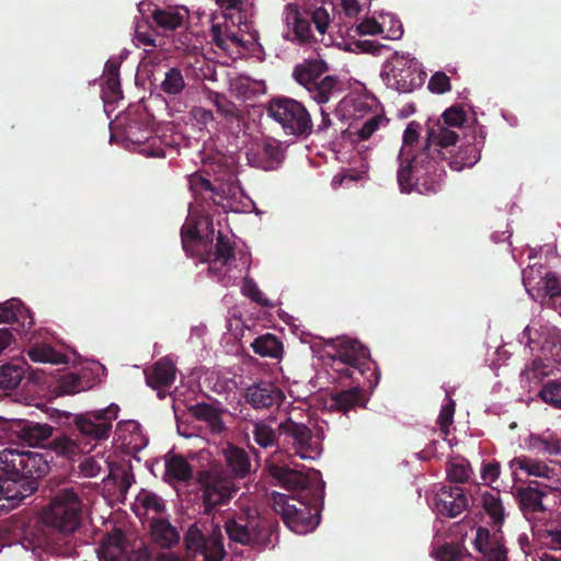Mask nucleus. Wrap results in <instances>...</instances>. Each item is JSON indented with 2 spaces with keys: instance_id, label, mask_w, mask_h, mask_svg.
Instances as JSON below:
<instances>
[{
  "instance_id": "nucleus-9",
  "label": "nucleus",
  "mask_w": 561,
  "mask_h": 561,
  "mask_svg": "<svg viewBox=\"0 0 561 561\" xmlns=\"http://www.w3.org/2000/svg\"><path fill=\"white\" fill-rule=\"evenodd\" d=\"M197 483L202 491L203 513L208 516L218 506L227 505L239 490L234 479L219 470L198 471Z\"/></svg>"
},
{
  "instance_id": "nucleus-31",
  "label": "nucleus",
  "mask_w": 561,
  "mask_h": 561,
  "mask_svg": "<svg viewBox=\"0 0 561 561\" xmlns=\"http://www.w3.org/2000/svg\"><path fill=\"white\" fill-rule=\"evenodd\" d=\"M32 362L44 364H67L68 356L47 343H36L27 350Z\"/></svg>"
},
{
  "instance_id": "nucleus-63",
  "label": "nucleus",
  "mask_w": 561,
  "mask_h": 561,
  "mask_svg": "<svg viewBox=\"0 0 561 561\" xmlns=\"http://www.w3.org/2000/svg\"><path fill=\"white\" fill-rule=\"evenodd\" d=\"M80 468L85 477H96L101 471L100 465L93 458H87Z\"/></svg>"
},
{
  "instance_id": "nucleus-22",
  "label": "nucleus",
  "mask_w": 561,
  "mask_h": 561,
  "mask_svg": "<svg viewBox=\"0 0 561 561\" xmlns=\"http://www.w3.org/2000/svg\"><path fill=\"white\" fill-rule=\"evenodd\" d=\"M0 323L16 325L14 329L30 330L33 318L30 310L19 299H10L0 304Z\"/></svg>"
},
{
  "instance_id": "nucleus-54",
  "label": "nucleus",
  "mask_w": 561,
  "mask_h": 561,
  "mask_svg": "<svg viewBox=\"0 0 561 561\" xmlns=\"http://www.w3.org/2000/svg\"><path fill=\"white\" fill-rule=\"evenodd\" d=\"M432 556L437 561H459L461 553L458 545L445 543L434 550Z\"/></svg>"
},
{
  "instance_id": "nucleus-23",
  "label": "nucleus",
  "mask_w": 561,
  "mask_h": 561,
  "mask_svg": "<svg viewBox=\"0 0 561 561\" xmlns=\"http://www.w3.org/2000/svg\"><path fill=\"white\" fill-rule=\"evenodd\" d=\"M329 71L328 64L322 59H306L297 64L293 70L294 80L305 89L312 85Z\"/></svg>"
},
{
  "instance_id": "nucleus-39",
  "label": "nucleus",
  "mask_w": 561,
  "mask_h": 561,
  "mask_svg": "<svg viewBox=\"0 0 561 561\" xmlns=\"http://www.w3.org/2000/svg\"><path fill=\"white\" fill-rule=\"evenodd\" d=\"M512 469L517 468L525 471L528 476L549 478L551 469L542 461L528 458L526 456L515 457L511 460Z\"/></svg>"
},
{
  "instance_id": "nucleus-55",
  "label": "nucleus",
  "mask_w": 561,
  "mask_h": 561,
  "mask_svg": "<svg viewBox=\"0 0 561 561\" xmlns=\"http://www.w3.org/2000/svg\"><path fill=\"white\" fill-rule=\"evenodd\" d=\"M102 93L108 101H117L118 99H122L123 91L119 77H105V84L103 87Z\"/></svg>"
},
{
  "instance_id": "nucleus-64",
  "label": "nucleus",
  "mask_w": 561,
  "mask_h": 561,
  "mask_svg": "<svg viewBox=\"0 0 561 561\" xmlns=\"http://www.w3.org/2000/svg\"><path fill=\"white\" fill-rule=\"evenodd\" d=\"M550 547L554 550H561V526L547 531Z\"/></svg>"
},
{
  "instance_id": "nucleus-28",
  "label": "nucleus",
  "mask_w": 561,
  "mask_h": 561,
  "mask_svg": "<svg viewBox=\"0 0 561 561\" xmlns=\"http://www.w3.org/2000/svg\"><path fill=\"white\" fill-rule=\"evenodd\" d=\"M150 529L152 539L162 548H171L180 540L179 531L168 519L153 518L150 524Z\"/></svg>"
},
{
  "instance_id": "nucleus-45",
  "label": "nucleus",
  "mask_w": 561,
  "mask_h": 561,
  "mask_svg": "<svg viewBox=\"0 0 561 561\" xmlns=\"http://www.w3.org/2000/svg\"><path fill=\"white\" fill-rule=\"evenodd\" d=\"M482 507L494 524L501 525L504 522V507L499 495L484 492L482 494Z\"/></svg>"
},
{
  "instance_id": "nucleus-61",
  "label": "nucleus",
  "mask_w": 561,
  "mask_h": 561,
  "mask_svg": "<svg viewBox=\"0 0 561 561\" xmlns=\"http://www.w3.org/2000/svg\"><path fill=\"white\" fill-rule=\"evenodd\" d=\"M500 472L501 468L499 462H486L482 467L481 478L486 484H490L499 478Z\"/></svg>"
},
{
  "instance_id": "nucleus-47",
  "label": "nucleus",
  "mask_w": 561,
  "mask_h": 561,
  "mask_svg": "<svg viewBox=\"0 0 561 561\" xmlns=\"http://www.w3.org/2000/svg\"><path fill=\"white\" fill-rule=\"evenodd\" d=\"M552 368L550 364L543 362L541 358H536L523 370L522 375L529 381H540L552 373Z\"/></svg>"
},
{
  "instance_id": "nucleus-3",
  "label": "nucleus",
  "mask_w": 561,
  "mask_h": 561,
  "mask_svg": "<svg viewBox=\"0 0 561 561\" xmlns=\"http://www.w3.org/2000/svg\"><path fill=\"white\" fill-rule=\"evenodd\" d=\"M82 502L70 489L59 491L30 531L33 551L69 556L75 550L73 534L82 522Z\"/></svg>"
},
{
  "instance_id": "nucleus-21",
  "label": "nucleus",
  "mask_w": 561,
  "mask_h": 561,
  "mask_svg": "<svg viewBox=\"0 0 561 561\" xmlns=\"http://www.w3.org/2000/svg\"><path fill=\"white\" fill-rule=\"evenodd\" d=\"M102 561H133L125 545V535L121 529H114L104 536L99 548Z\"/></svg>"
},
{
  "instance_id": "nucleus-41",
  "label": "nucleus",
  "mask_w": 561,
  "mask_h": 561,
  "mask_svg": "<svg viewBox=\"0 0 561 561\" xmlns=\"http://www.w3.org/2000/svg\"><path fill=\"white\" fill-rule=\"evenodd\" d=\"M209 99L211 103L216 106L218 113L222 115L226 121L239 122L243 117L242 112L238 108V106L232 101H230L225 94L211 91L209 93Z\"/></svg>"
},
{
  "instance_id": "nucleus-51",
  "label": "nucleus",
  "mask_w": 561,
  "mask_h": 561,
  "mask_svg": "<svg viewBox=\"0 0 561 561\" xmlns=\"http://www.w3.org/2000/svg\"><path fill=\"white\" fill-rule=\"evenodd\" d=\"M456 410V402L449 398L448 402L442 407L437 424L445 437L449 435V427L454 423V415Z\"/></svg>"
},
{
  "instance_id": "nucleus-5",
  "label": "nucleus",
  "mask_w": 561,
  "mask_h": 561,
  "mask_svg": "<svg viewBox=\"0 0 561 561\" xmlns=\"http://www.w3.org/2000/svg\"><path fill=\"white\" fill-rule=\"evenodd\" d=\"M320 501V496L314 493L299 494L298 497L272 493L273 510L290 530L299 535L308 534L319 525Z\"/></svg>"
},
{
  "instance_id": "nucleus-49",
  "label": "nucleus",
  "mask_w": 561,
  "mask_h": 561,
  "mask_svg": "<svg viewBox=\"0 0 561 561\" xmlns=\"http://www.w3.org/2000/svg\"><path fill=\"white\" fill-rule=\"evenodd\" d=\"M207 538L196 525L190 526L184 536L186 549L194 553L201 552L206 545Z\"/></svg>"
},
{
  "instance_id": "nucleus-43",
  "label": "nucleus",
  "mask_w": 561,
  "mask_h": 561,
  "mask_svg": "<svg viewBox=\"0 0 561 561\" xmlns=\"http://www.w3.org/2000/svg\"><path fill=\"white\" fill-rule=\"evenodd\" d=\"M538 285L545 293V301L542 302L547 307H556V304L561 298V282L553 273H548L545 277H541Z\"/></svg>"
},
{
  "instance_id": "nucleus-14",
  "label": "nucleus",
  "mask_w": 561,
  "mask_h": 561,
  "mask_svg": "<svg viewBox=\"0 0 561 561\" xmlns=\"http://www.w3.org/2000/svg\"><path fill=\"white\" fill-rule=\"evenodd\" d=\"M472 141L466 140L457 152L447 153L448 165L454 171H461L463 168L473 167L481 158V148L484 145V133L480 127L473 130Z\"/></svg>"
},
{
  "instance_id": "nucleus-25",
  "label": "nucleus",
  "mask_w": 561,
  "mask_h": 561,
  "mask_svg": "<svg viewBox=\"0 0 561 561\" xmlns=\"http://www.w3.org/2000/svg\"><path fill=\"white\" fill-rule=\"evenodd\" d=\"M256 156L262 169L266 171L277 169L284 159L280 141L272 137L263 138L257 144Z\"/></svg>"
},
{
  "instance_id": "nucleus-44",
  "label": "nucleus",
  "mask_w": 561,
  "mask_h": 561,
  "mask_svg": "<svg viewBox=\"0 0 561 561\" xmlns=\"http://www.w3.org/2000/svg\"><path fill=\"white\" fill-rule=\"evenodd\" d=\"M253 438L254 442L262 448H270L277 446L278 436L277 432L265 421H256L253 424Z\"/></svg>"
},
{
  "instance_id": "nucleus-16",
  "label": "nucleus",
  "mask_w": 561,
  "mask_h": 561,
  "mask_svg": "<svg viewBox=\"0 0 561 561\" xmlns=\"http://www.w3.org/2000/svg\"><path fill=\"white\" fill-rule=\"evenodd\" d=\"M287 32L284 33V38L299 44L310 43L313 39L310 20L304 16L295 4L286 7Z\"/></svg>"
},
{
  "instance_id": "nucleus-7",
  "label": "nucleus",
  "mask_w": 561,
  "mask_h": 561,
  "mask_svg": "<svg viewBox=\"0 0 561 561\" xmlns=\"http://www.w3.org/2000/svg\"><path fill=\"white\" fill-rule=\"evenodd\" d=\"M267 114L277 122L286 135L308 138L313 131L311 114L304 103L288 96H278L270 101Z\"/></svg>"
},
{
  "instance_id": "nucleus-13",
  "label": "nucleus",
  "mask_w": 561,
  "mask_h": 561,
  "mask_svg": "<svg viewBox=\"0 0 561 561\" xmlns=\"http://www.w3.org/2000/svg\"><path fill=\"white\" fill-rule=\"evenodd\" d=\"M244 401L255 410H270L279 408L285 396L274 383L261 381L250 385L244 391Z\"/></svg>"
},
{
  "instance_id": "nucleus-56",
  "label": "nucleus",
  "mask_w": 561,
  "mask_h": 561,
  "mask_svg": "<svg viewBox=\"0 0 561 561\" xmlns=\"http://www.w3.org/2000/svg\"><path fill=\"white\" fill-rule=\"evenodd\" d=\"M381 123H383V117L381 115L371 116L358 129V131H357L358 138L360 140L369 139L370 136L379 128Z\"/></svg>"
},
{
  "instance_id": "nucleus-33",
  "label": "nucleus",
  "mask_w": 561,
  "mask_h": 561,
  "mask_svg": "<svg viewBox=\"0 0 561 561\" xmlns=\"http://www.w3.org/2000/svg\"><path fill=\"white\" fill-rule=\"evenodd\" d=\"M251 347L255 354L262 357L278 358L283 353V343L272 333L254 339Z\"/></svg>"
},
{
  "instance_id": "nucleus-50",
  "label": "nucleus",
  "mask_w": 561,
  "mask_h": 561,
  "mask_svg": "<svg viewBox=\"0 0 561 561\" xmlns=\"http://www.w3.org/2000/svg\"><path fill=\"white\" fill-rule=\"evenodd\" d=\"M442 118L445 126L461 128L467 115L461 105H453L444 111Z\"/></svg>"
},
{
  "instance_id": "nucleus-58",
  "label": "nucleus",
  "mask_w": 561,
  "mask_h": 561,
  "mask_svg": "<svg viewBox=\"0 0 561 561\" xmlns=\"http://www.w3.org/2000/svg\"><path fill=\"white\" fill-rule=\"evenodd\" d=\"M190 190L194 194H202L204 192H214L211 182L201 174H192L188 179Z\"/></svg>"
},
{
  "instance_id": "nucleus-2",
  "label": "nucleus",
  "mask_w": 561,
  "mask_h": 561,
  "mask_svg": "<svg viewBox=\"0 0 561 561\" xmlns=\"http://www.w3.org/2000/svg\"><path fill=\"white\" fill-rule=\"evenodd\" d=\"M331 356L332 369L340 380L350 379L357 383L347 390L331 394V409L346 414L356 408H364L367 399L364 388L374 389L380 379V373L367 347L357 340L340 337L333 343Z\"/></svg>"
},
{
  "instance_id": "nucleus-62",
  "label": "nucleus",
  "mask_w": 561,
  "mask_h": 561,
  "mask_svg": "<svg viewBox=\"0 0 561 561\" xmlns=\"http://www.w3.org/2000/svg\"><path fill=\"white\" fill-rule=\"evenodd\" d=\"M182 245L185 251L188 249V242L197 241L201 239L199 231L196 226H183L181 229Z\"/></svg>"
},
{
  "instance_id": "nucleus-15",
  "label": "nucleus",
  "mask_w": 561,
  "mask_h": 561,
  "mask_svg": "<svg viewBox=\"0 0 561 561\" xmlns=\"http://www.w3.org/2000/svg\"><path fill=\"white\" fill-rule=\"evenodd\" d=\"M473 547L478 552L476 561H506L507 549L495 536H492L485 527H478Z\"/></svg>"
},
{
  "instance_id": "nucleus-35",
  "label": "nucleus",
  "mask_w": 561,
  "mask_h": 561,
  "mask_svg": "<svg viewBox=\"0 0 561 561\" xmlns=\"http://www.w3.org/2000/svg\"><path fill=\"white\" fill-rule=\"evenodd\" d=\"M213 255L214 257L209 260V271L216 270L217 265H227L234 257V248L221 231L218 232Z\"/></svg>"
},
{
  "instance_id": "nucleus-29",
  "label": "nucleus",
  "mask_w": 561,
  "mask_h": 561,
  "mask_svg": "<svg viewBox=\"0 0 561 561\" xmlns=\"http://www.w3.org/2000/svg\"><path fill=\"white\" fill-rule=\"evenodd\" d=\"M50 450L57 456H61L67 459H72L75 456L88 453L91 448L87 449L85 445L78 439H73L68 435H59L48 442Z\"/></svg>"
},
{
  "instance_id": "nucleus-48",
  "label": "nucleus",
  "mask_w": 561,
  "mask_h": 561,
  "mask_svg": "<svg viewBox=\"0 0 561 561\" xmlns=\"http://www.w3.org/2000/svg\"><path fill=\"white\" fill-rule=\"evenodd\" d=\"M539 397L546 403L561 409V380L549 381L542 386Z\"/></svg>"
},
{
  "instance_id": "nucleus-6",
  "label": "nucleus",
  "mask_w": 561,
  "mask_h": 561,
  "mask_svg": "<svg viewBox=\"0 0 561 561\" xmlns=\"http://www.w3.org/2000/svg\"><path fill=\"white\" fill-rule=\"evenodd\" d=\"M224 528L230 542L262 550L273 545V537L277 538L278 525L260 516L239 514L228 517Z\"/></svg>"
},
{
  "instance_id": "nucleus-52",
  "label": "nucleus",
  "mask_w": 561,
  "mask_h": 561,
  "mask_svg": "<svg viewBox=\"0 0 561 561\" xmlns=\"http://www.w3.org/2000/svg\"><path fill=\"white\" fill-rule=\"evenodd\" d=\"M138 502L146 508L154 513H162L165 510L163 500L156 493L150 491H142L137 496Z\"/></svg>"
},
{
  "instance_id": "nucleus-34",
  "label": "nucleus",
  "mask_w": 561,
  "mask_h": 561,
  "mask_svg": "<svg viewBox=\"0 0 561 561\" xmlns=\"http://www.w3.org/2000/svg\"><path fill=\"white\" fill-rule=\"evenodd\" d=\"M152 20L159 28L167 33L183 26L185 14L172 8L157 9L152 12Z\"/></svg>"
},
{
  "instance_id": "nucleus-11",
  "label": "nucleus",
  "mask_w": 561,
  "mask_h": 561,
  "mask_svg": "<svg viewBox=\"0 0 561 561\" xmlns=\"http://www.w3.org/2000/svg\"><path fill=\"white\" fill-rule=\"evenodd\" d=\"M279 435H286L291 439L296 454L304 459H314L320 455L319 443L314 439L311 428L304 423H298L287 417L278 425Z\"/></svg>"
},
{
  "instance_id": "nucleus-36",
  "label": "nucleus",
  "mask_w": 561,
  "mask_h": 561,
  "mask_svg": "<svg viewBox=\"0 0 561 561\" xmlns=\"http://www.w3.org/2000/svg\"><path fill=\"white\" fill-rule=\"evenodd\" d=\"M90 388L89 380H84L82 376L76 373H68L57 381L55 392L58 396H71Z\"/></svg>"
},
{
  "instance_id": "nucleus-32",
  "label": "nucleus",
  "mask_w": 561,
  "mask_h": 561,
  "mask_svg": "<svg viewBox=\"0 0 561 561\" xmlns=\"http://www.w3.org/2000/svg\"><path fill=\"white\" fill-rule=\"evenodd\" d=\"M421 125L420 123L412 121L408 124L403 131L402 141L403 145L398 154L399 168L397 175L399 174L403 164L410 162L415 153L411 152V148L419 142Z\"/></svg>"
},
{
  "instance_id": "nucleus-27",
  "label": "nucleus",
  "mask_w": 561,
  "mask_h": 561,
  "mask_svg": "<svg viewBox=\"0 0 561 561\" xmlns=\"http://www.w3.org/2000/svg\"><path fill=\"white\" fill-rule=\"evenodd\" d=\"M224 458L233 479H243L251 472V460L243 448L229 445L224 449Z\"/></svg>"
},
{
  "instance_id": "nucleus-19",
  "label": "nucleus",
  "mask_w": 561,
  "mask_h": 561,
  "mask_svg": "<svg viewBox=\"0 0 561 561\" xmlns=\"http://www.w3.org/2000/svg\"><path fill=\"white\" fill-rule=\"evenodd\" d=\"M515 496L525 516L534 513L545 512L543 497L547 496L546 485L537 481H530L527 486L516 489Z\"/></svg>"
},
{
  "instance_id": "nucleus-60",
  "label": "nucleus",
  "mask_w": 561,
  "mask_h": 561,
  "mask_svg": "<svg viewBox=\"0 0 561 561\" xmlns=\"http://www.w3.org/2000/svg\"><path fill=\"white\" fill-rule=\"evenodd\" d=\"M360 35H377L383 32L382 26L374 18L365 19L357 25Z\"/></svg>"
},
{
  "instance_id": "nucleus-17",
  "label": "nucleus",
  "mask_w": 561,
  "mask_h": 561,
  "mask_svg": "<svg viewBox=\"0 0 561 561\" xmlns=\"http://www.w3.org/2000/svg\"><path fill=\"white\" fill-rule=\"evenodd\" d=\"M435 501L438 512L449 518L457 517L468 506V499L460 486L442 488Z\"/></svg>"
},
{
  "instance_id": "nucleus-53",
  "label": "nucleus",
  "mask_w": 561,
  "mask_h": 561,
  "mask_svg": "<svg viewBox=\"0 0 561 561\" xmlns=\"http://www.w3.org/2000/svg\"><path fill=\"white\" fill-rule=\"evenodd\" d=\"M427 88L432 93H446L451 90L450 79L445 72L437 71L431 77Z\"/></svg>"
},
{
  "instance_id": "nucleus-12",
  "label": "nucleus",
  "mask_w": 561,
  "mask_h": 561,
  "mask_svg": "<svg viewBox=\"0 0 561 561\" xmlns=\"http://www.w3.org/2000/svg\"><path fill=\"white\" fill-rule=\"evenodd\" d=\"M2 430L28 446H41L53 436V426L30 420H5Z\"/></svg>"
},
{
  "instance_id": "nucleus-4",
  "label": "nucleus",
  "mask_w": 561,
  "mask_h": 561,
  "mask_svg": "<svg viewBox=\"0 0 561 561\" xmlns=\"http://www.w3.org/2000/svg\"><path fill=\"white\" fill-rule=\"evenodd\" d=\"M0 516L8 514L37 489V479L45 476L49 465L44 455L5 448L0 453Z\"/></svg>"
},
{
  "instance_id": "nucleus-8",
  "label": "nucleus",
  "mask_w": 561,
  "mask_h": 561,
  "mask_svg": "<svg viewBox=\"0 0 561 561\" xmlns=\"http://www.w3.org/2000/svg\"><path fill=\"white\" fill-rule=\"evenodd\" d=\"M119 407L111 403L106 408L73 414L72 424L85 447L110 437L113 423L117 420Z\"/></svg>"
},
{
  "instance_id": "nucleus-38",
  "label": "nucleus",
  "mask_w": 561,
  "mask_h": 561,
  "mask_svg": "<svg viewBox=\"0 0 561 561\" xmlns=\"http://www.w3.org/2000/svg\"><path fill=\"white\" fill-rule=\"evenodd\" d=\"M185 85L182 70L173 67L164 72V78L160 82L159 89L168 96H176L183 92Z\"/></svg>"
},
{
  "instance_id": "nucleus-18",
  "label": "nucleus",
  "mask_w": 561,
  "mask_h": 561,
  "mask_svg": "<svg viewBox=\"0 0 561 561\" xmlns=\"http://www.w3.org/2000/svg\"><path fill=\"white\" fill-rule=\"evenodd\" d=\"M270 476L277 481L279 485L289 491H300L299 494H310L307 491L310 479L308 476L299 472L298 470L290 469L287 466H279L271 463L267 466Z\"/></svg>"
},
{
  "instance_id": "nucleus-59",
  "label": "nucleus",
  "mask_w": 561,
  "mask_h": 561,
  "mask_svg": "<svg viewBox=\"0 0 561 561\" xmlns=\"http://www.w3.org/2000/svg\"><path fill=\"white\" fill-rule=\"evenodd\" d=\"M311 20L316 25L317 31L323 35L329 26L330 16L324 8H318L311 13Z\"/></svg>"
},
{
  "instance_id": "nucleus-24",
  "label": "nucleus",
  "mask_w": 561,
  "mask_h": 561,
  "mask_svg": "<svg viewBox=\"0 0 561 561\" xmlns=\"http://www.w3.org/2000/svg\"><path fill=\"white\" fill-rule=\"evenodd\" d=\"M176 368L170 358H161L150 371H145L146 382L152 389L170 387L175 380Z\"/></svg>"
},
{
  "instance_id": "nucleus-42",
  "label": "nucleus",
  "mask_w": 561,
  "mask_h": 561,
  "mask_svg": "<svg viewBox=\"0 0 561 561\" xmlns=\"http://www.w3.org/2000/svg\"><path fill=\"white\" fill-rule=\"evenodd\" d=\"M529 447L541 455L557 456L561 454L559 439L552 435H530Z\"/></svg>"
},
{
  "instance_id": "nucleus-10",
  "label": "nucleus",
  "mask_w": 561,
  "mask_h": 561,
  "mask_svg": "<svg viewBox=\"0 0 561 561\" xmlns=\"http://www.w3.org/2000/svg\"><path fill=\"white\" fill-rule=\"evenodd\" d=\"M422 75L414 58L397 51L385 62L381 71L386 85L401 93L412 92L420 87L423 83Z\"/></svg>"
},
{
  "instance_id": "nucleus-57",
  "label": "nucleus",
  "mask_w": 561,
  "mask_h": 561,
  "mask_svg": "<svg viewBox=\"0 0 561 561\" xmlns=\"http://www.w3.org/2000/svg\"><path fill=\"white\" fill-rule=\"evenodd\" d=\"M447 477L451 482L465 483L469 479V467L465 463H450Z\"/></svg>"
},
{
  "instance_id": "nucleus-30",
  "label": "nucleus",
  "mask_w": 561,
  "mask_h": 561,
  "mask_svg": "<svg viewBox=\"0 0 561 561\" xmlns=\"http://www.w3.org/2000/svg\"><path fill=\"white\" fill-rule=\"evenodd\" d=\"M165 476L170 481L188 482L193 478V467L182 455H172L165 460Z\"/></svg>"
},
{
  "instance_id": "nucleus-1",
  "label": "nucleus",
  "mask_w": 561,
  "mask_h": 561,
  "mask_svg": "<svg viewBox=\"0 0 561 561\" xmlns=\"http://www.w3.org/2000/svg\"><path fill=\"white\" fill-rule=\"evenodd\" d=\"M459 135L440 121L428 122L424 144L412 160L401 168L398 184L401 192L436 193L446 175L443 162L451 153Z\"/></svg>"
},
{
  "instance_id": "nucleus-46",
  "label": "nucleus",
  "mask_w": 561,
  "mask_h": 561,
  "mask_svg": "<svg viewBox=\"0 0 561 561\" xmlns=\"http://www.w3.org/2000/svg\"><path fill=\"white\" fill-rule=\"evenodd\" d=\"M241 293L247 298L256 302L262 307H272L273 304L270 299L265 298L257 284L253 278L245 277L241 286Z\"/></svg>"
},
{
  "instance_id": "nucleus-26",
  "label": "nucleus",
  "mask_w": 561,
  "mask_h": 561,
  "mask_svg": "<svg viewBox=\"0 0 561 561\" xmlns=\"http://www.w3.org/2000/svg\"><path fill=\"white\" fill-rule=\"evenodd\" d=\"M187 409L193 417L206 422L211 433L221 434L226 431V425L221 417L224 412L221 409L206 402L190 405Z\"/></svg>"
},
{
  "instance_id": "nucleus-20",
  "label": "nucleus",
  "mask_w": 561,
  "mask_h": 561,
  "mask_svg": "<svg viewBox=\"0 0 561 561\" xmlns=\"http://www.w3.org/2000/svg\"><path fill=\"white\" fill-rule=\"evenodd\" d=\"M306 90L310 99L321 105L339 98L344 91V85L336 75H329L327 72L325 76L321 77Z\"/></svg>"
},
{
  "instance_id": "nucleus-37",
  "label": "nucleus",
  "mask_w": 561,
  "mask_h": 561,
  "mask_svg": "<svg viewBox=\"0 0 561 561\" xmlns=\"http://www.w3.org/2000/svg\"><path fill=\"white\" fill-rule=\"evenodd\" d=\"M204 557V561H222L226 557L224 547V537L219 526H216L206 540V545L199 552Z\"/></svg>"
},
{
  "instance_id": "nucleus-40",
  "label": "nucleus",
  "mask_w": 561,
  "mask_h": 561,
  "mask_svg": "<svg viewBox=\"0 0 561 561\" xmlns=\"http://www.w3.org/2000/svg\"><path fill=\"white\" fill-rule=\"evenodd\" d=\"M25 374L23 365L5 364L0 366V389L14 390L21 383Z\"/></svg>"
}]
</instances>
